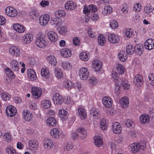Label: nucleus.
<instances>
[{"label":"nucleus","instance_id":"052dcab7","mask_svg":"<svg viewBox=\"0 0 154 154\" xmlns=\"http://www.w3.org/2000/svg\"><path fill=\"white\" fill-rule=\"evenodd\" d=\"M117 70L119 74H122L124 72V68L122 65H119L117 67Z\"/></svg>","mask_w":154,"mask_h":154},{"label":"nucleus","instance_id":"6ab92c4d","mask_svg":"<svg viewBox=\"0 0 154 154\" xmlns=\"http://www.w3.org/2000/svg\"><path fill=\"white\" fill-rule=\"evenodd\" d=\"M78 115L82 119H85L87 116V113L85 110L82 107H79L78 109Z\"/></svg>","mask_w":154,"mask_h":154},{"label":"nucleus","instance_id":"13d9d810","mask_svg":"<svg viewBox=\"0 0 154 154\" xmlns=\"http://www.w3.org/2000/svg\"><path fill=\"white\" fill-rule=\"evenodd\" d=\"M1 97L2 99L5 101L9 100L10 98V96L8 94L5 92L2 93Z\"/></svg>","mask_w":154,"mask_h":154},{"label":"nucleus","instance_id":"ea45409f","mask_svg":"<svg viewBox=\"0 0 154 154\" xmlns=\"http://www.w3.org/2000/svg\"><path fill=\"white\" fill-rule=\"evenodd\" d=\"M79 57L81 60L84 61H87L89 59V54L87 52H81Z\"/></svg>","mask_w":154,"mask_h":154},{"label":"nucleus","instance_id":"7ed1b4c3","mask_svg":"<svg viewBox=\"0 0 154 154\" xmlns=\"http://www.w3.org/2000/svg\"><path fill=\"white\" fill-rule=\"evenodd\" d=\"M5 14L10 17H14L17 15V10L12 7H8L5 8Z\"/></svg>","mask_w":154,"mask_h":154},{"label":"nucleus","instance_id":"bb28decb","mask_svg":"<svg viewBox=\"0 0 154 154\" xmlns=\"http://www.w3.org/2000/svg\"><path fill=\"white\" fill-rule=\"evenodd\" d=\"M127 53L125 51H121L118 54L119 59L122 62H124L126 60L127 58Z\"/></svg>","mask_w":154,"mask_h":154},{"label":"nucleus","instance_id":"1a4fd4ad","mask_svg":"<svg viewBox=\"0 0 154 154\" xmlns=\"http://www.w3.org/2000/svg\"><path fill=\"white\" fill-rule=\"evenodd\" d=\"M103 103L104 106L107 108L111 107L112 105V100L111 98L109 97H104L102 99Z\"/></svg>","mask_w":154,"mask_h":154},{"label":"nucleus","instance_id":"5701e85b","mask_svg":"<svg viewBox=\"0 0 154 154\" xmlns=\"http://www.w3.org/2000/svg\"><path fill=\"white\" fill-rule=\"evenodd\" d=\"M13 28L15 30L20 33L23 32L25 29V27L23 26L18 23L14 24Z\"/></svg>","mask_w":154,"mask_h":154},{"label":"nucleus","instance_id":"6e6d98bb","mask_svg":"<svg viewBox=\"0 0 154 154\" xmlns=\"http://www.w3.org/2000/svg\"><path fill=\"white\" fill-rule=\"evenodd\" d=\"M62 66L65 69H70L71 66L70 63L68 62H63L62 63Z\"/></svg>","mask_w":154,"mask_h":154},{"label":"nucleus","instance_id":"603ef678","mask_svg":"<svg viewBox=\"0 0 154 154\" xmlns=\"http://www.w3.org/2000/svg\"><path fill=\"white\" fill-rule=\"evenodd\" d=\"M68 31L67 27L66 26H64L60 27L59 33L61 35H64L67 33Z\"/></svg>","mask_w":154,"mask_h":154},{"label":"nucleus","instance_id":"4be33fe9","mask_svg":"<svg viewBox=\"0 0 154 154\" xmlns=\"http://www.w3.org/2000/svg\"><path fill=\"white\" fill-rule=\"evenodd\" d=\"M23 111V116L24 119L27 121L29 122L31 121L32 118V114L30 113L28 110H25Z\"/></svg>","mask_w":154,"mask_h":154},{"label":"nucleus","instance_id":"0eeeda50","mask_svg":"<svg viewBox=\"0 0 154 154\" xmlns=\"http://www.w3.org/2000/svg\"><path fill=\"white\" fill-rule=\"evenodd\" d=\"M35 44L36 45L40 48H43L47 45L45 38L42 36L36 38Z\"/></svg>","mask_w":154,"mask_h":154},{"label":"nucleus","instance_id":"20e7f679","mask_svg":"<svg viewBox=\"0 0 154 154\" xmlns=\"http://www.w3.org/2000/svg\"><path fill=\"white\" fill-rule=\"evenodd\" d=\"M32 94L33 97L35 99H38L41 95L42 91L41 89L37 87H34L32 89Z\"/></svg>","mask_w":154,"mask_h":154},{"label":"nucleus","instance_id":"bf43d9fd","mask_svg":"<svg viewBox=\"0 0 154 154\" xmlns=\"http://www.w3.org/2000/svg\"><path fill=\"white\" fill-rule=\"evenodd\" d=\"M88 33L89 36L92 38H94L96 37L97 35L96 32L94 31L90 28H89L88 29Z\"/></svg>","mask_w":154,"mask_h":154},{"label":"nucleus","instance_id":"f257e3e1","mask_svg":"<svg viewBox=\"0 0 154 154\" xmlns=\"http://www.w3.org/2000/svg\"><path fill=\"white\" fill-rule=\"evenodd\" d=\"M79 74L81 79L86 80L89 75V72L87 68L84 67L81 68L79 72Z\"/></svg>","mask_w":154,"mask_h":154},{"label":"nucleus","instance_id":"aec40b11","mask_svg":"<svg viewBox=\"0 0 154 154\" xmlns=\"http://www.w3.org/2000/svg\"><path fill=\"white\" fill-rule=\"evenodd\" d=\"M9 52L12 55L16 57L19 56L20 54L19 48L15 46L11 47L9 49Z\"/></svg>","mask_w":154,"mask_h":154},{"label":"nucleus","instance_id":"a19ab883","mask_svg":"<svg viewBox=\"0 0 154 154\" xmlns=\"http://www.w3.org/2000/svg\"><path fill=\"white\" fill-rule=\"evenodd\" d=\"M55 74L56 77L58 79L63 77V73L61 69L58 68L55 69Z\"/></svg>","mask_w":154,"mask_h":154},{"label":"nucleus","instance_id":"2f4dec72","mask_svg":"<svg viewBox=\"0 0 154 154\" xmlns=\"http://www.w3.org/2000/svg\"><path fill=\"white\" fill-rule=\"evenodd\" d=\"M149 120V116L147 115L143 114L140 117V121L141 123L145 124L148 122Z\"/></svg>","mask_w":154,"mask_h":154},{"label":"nucleus","instance_id":"37998d69","mask_svg":"<svg viewBox=\"0 0 154 154\" xmlns=\"http://www.w3.org/2000/svg\"><path fill=\"white\" fill-rule=\"evenodd\" d=\"M55 16L58 18L60 17H63L65 15V12L62 10H58L56 11L55 13Z\"/></svg>","mask_w":154,"mask_h":154},{"label":"nucleus","instance_id":"473e14b6","mask_svg":"<svg viewBox=\"0 0 154 154\" xmlns=\"http://www.w3.org/2000/svg\"><path fill=\"white\" fill-rule=\"evenodd\" d=\"M106 42L105 38L102 34H100L97 38L98 44L100 46L103 45Z\"/></svg>","mask_w":154,"mask_h":154},{"label":"nucleus","instance_id":"423d86ee","mask_svg":"<svg viewBox=\"0 0 154 154\" xmlns=\"http://www.w3.org/2000/svg\"><path fill=\"white\" fill-rule=\"evenodd\" d=\"M97 8L95 5H89L88 8L85 6H84L83 12L87 15H88L90 12H92L94 13L97 11Z\"/></svg>","mask_w":154,"mask_h":154},{"label":"nucleus","instance_id":"0e129e2a","mask_svg":"<svg viewBox=\"0 0 154 154\" xmlns=\"http://www.w3.org/2000/svg\"><path fill=\"white\" fill-rule=\"evenodd\" d=\"M73 147V146L71 144L67 143L65 144L63 147L64 150L65 151H69L71 150Z\"/></svg>","mask_w":154,"mask_h":154},{"label":"nucleus","instance_id":"f3484780","mask_svg":"<svg viewBox=\"0 0 154 154\" xmlns=\"http://www.w3.org/2000/svg\"><path fill=\"white\" fill-rule=\"evenodd\" d=\"M65 8L68 10H73L76 8V4L72 1H68L65 5Z\"/></svg>","mask_w":154,"mask_h":154},{"label":"nucleus","instance_id":"58836bf2","mask_svg":"<svg viewBox=\"0 0 154 154\" xmlns=\"http://www.w3.org/2000/svg\"><path fill=\"white\" fill-rule=\"evenodd\" d=\"M112 11V8L109 5L104 7V10L102 11L103 14L104 15L110 14Z\"/></svg>","mask_w":154,"mask_h":154},{"label":"nucleus","instance_id":"680f3d73","mask_svg":"<svg viewBox=\"0 0 154 154\" xmlns=\"http://www.w3.org/2000/svg\"><path fill=\"white\" fill-rule=\"evenodd\" d=\"M122 84V86L124 89H128L129 88L130 85L126 80L123 81Z\"/></svg>","mask_w":154,"mask_h":154},{"label":"nucleus","instance_id":"5fc2aeb1","mask_svg":"<svg viewBox=\"0 0 154 154\" xmlns=\"http://www.w3.org/2000/svg\"><path fill=\"white\" fill-rule=\"evenodd\" d=\"M110 27L113 29H115L119 26L116 20H112L111 21L110 23Z\"/></svg>","mask_w":154,"mask_h":154},{"label":"nucleus","instance_id":"7c9ffc66","mask_svg":"<svg viewBox=\"0 0 154 154\" xmlns=\"http://www.w3.org/2000/svg\"><path fill=\"white\" fill-rule=\"evenodd\" d=\"M143 49V47L142 45H138L134 47V51L137 54L140 55L142 54Z\"/></svg>","mask_w":154,"mask_h":154},{"label":"nucleus","instance_id":"9b49d317","mask_svg":"<svg viewBox=\"0 0 154 154\" xmlns=\"http://www.w3.org/2000/svg\"><path fill=\"white\" fill-rule=\"evenodd\" d=\"M50 17L48 15L41 16L39 18L40 23L42 26H45L48 23Z\"/></svg>","mask_w":154,"mask_h":154},{"label":"nucleus","instance_id":"69168bd1","mask_svg":"<svg viewBox=\"0 0 154 154\" xmlns=\"http://www.w3.org/2000/svg\"><path fill=\"white\" fill-rule=\"evenodd\" d=\"M89 82L93 85H94L97 83V80L95 77H91L89 78Z\"/></svg>","mask_w":154,"mask_h":154},{"label":"nucleus","instance_id":"a878e982","mask_svg":"<svg viewBox=\"0 0 154 154\" xmlns=\"http://www.w3.org/2000/svg\"><path fill=\"white\" fill-rule=\"evenodd\" d=\"M27 75L29 79L32 81L36 79L37 76L35 73L32 69H30L28 70Z\"/></svg>","mask_w":154,"mask_h":154},{"label":"nucleus","instance_id":"3c124183","mask_svg":"<svg viewBox=\"0 0 154 154\" xmlns=\"http://www.w3.org/2000/svg\"><path fill=\"white\" fill-rule=\"evenodd\" d=\"M78 132L79 134H80V137L82 139L84 138L87 134L86 131L83 128H80L78 129Z\"/></svg>","mask_w":154,"mask_h":154},{"label":"nucleus","instance_id":"e433bc0d","mask_svg":"<svg viewBox=\"0 0 154 154\" xmlns=\"http://www.w3.org/2000/svg\"><path fill=\"white\" fill-rule=\"evenodd\" d=\"M144 11L146 16H150L151 14L153 13L152 7L149 5H146L144 8Z\"/></svg>","mask_w":154,"mask_h":154},{"label":"nucleus","instance_id":"4468645a","mask_svg":"<svg viewBox=\"0 0 154 154\" xmlns=\"http://www.w3.org/2000/svg\"><path fill=\"white\" fill-rule=\"evenodd\" d=\"M49 40L53 42H56L58 39V36L57 33L53 31H49L48 33Z\"/></svg>","mask_w":154,"mask_h":154},{"label":"nucleus","instance_id":"774afa93","mask_svg":"<svg viewBox=\"0 0 154 154\" xmlns=\"http://www.w3.org/2000/svg\"><path fill=\"white\" fill-rule=\"evenodd\" d=\"M141 5L140 4L137 3L134 5V10L135 12H139L141 9Z\"/></svg>","mask_w":154,"mask_h":154},{"label":"nucleus","instance_id":"8fccbe9b","mask_svg":"<svg viewBox=\"0 0 154 154\" xmlns=\"http://www.w3.org/2000/svg\"><path fill=\"white\" fill-rule=\"evenodd\" d=\"M5 70L6 71V74L9 77H10L11 79H13L15 78L14 74L11 69L8 68H6Z\"/></svg>","mask_w":154,"mask_h":154},{"label":"nucleus","instance_id":"c85d7f7f","mask_svg":"<svg viewBox=\"0 0 154 154\" xmlns=\"http://www.w3.org/2000/svg\"><path fill=\"white\" fill-rule=\"evenodd\" d=\"M90 113L91 116L95 119L98 118L100 116L99 110L97 109H96L95 108H93L90 110Z\"/></svg>","mask_w":154,"mask_h":154},{"label":"nucleus","instance_id":"f8f14e48","mask_svg":"<svg viewBox=\"0 0 154 154\" xmlns=\"http://www.w3.org/2000/svg\"><path fill=\"white\" fill-rule=\"evenodd\" d=\"M145 48L148 50H152L154 48V40L149 39L144 43Z\"/></svg>","mask_w":154,"mask_h":154},{"label":"nucleus","instance_id":"c03bdc74","mask_svg":"<svg viewBox=\"0 0 154 154\" xmlns=\"http://www.w3.org/2000/svg\"><path fill=\"white\" fill-rule=\"evenodd\" d=\"M51 105V103L49 100H45L42 102V106L45 109L49 108Z\"/></svg>","mask_w":154,"mask_h":154},{"label":"nucleus","instance_id":"9d476101","mask_svg":"<svg viewBox=\"0 0 154 154\" xmlns=\"http://www.w3.org/2000/svg\"><path fill=\"white\" fill-rule=\"evenodd\" d=\"M134 84L137 87L141 86L143 83V80L142 76L140 74L136 75L134 79Z\"/></svg>","mask_w":154,"mask_h":154},{"label":"nucleus","instance_id":"412c9836","mask_svg":"<svg viewBox=\"0 0 154 154\" xmlns=\"http://www.w3.org/2000/svg\"><path fill=\"white\" fill-rule=\"evenodd\" d=\"M108 40L111 43H116L119 40V36L116 34H111L108 36Z\"/></svg>","mask_w":154,"mask_h":154},{"label":"nucleus","instance_id":"dca6fc26","mask_svg":"<svg viewBox=\"0 0 154 154\" xmlns=\"http://www.w3.org/2000/svg\"><path fill=\"white\" fill-rule=\"evenodd\" d=\"M10 67L14 71H18L20 68V65L18 62L15 60H12L10 63Z\"/></svg>","mask_w":154,"mask_h":154},{"label":"nucleus","instance_id":"09e8293b","mask_svg":"<svg viewBox=\"0 0 154 154\" xmlns=\"http://www.w3.org/2000/svg\"><path fill=\"white\" fill-rule=\"evenodd\" d=\"M39 14L37 10L34 9L32 10L29 13V15L32 19H35L36 18H37Z\"/></svg>","mask_w":154,"mask_h":154},{"label":"nucleus","instance_id":"79ce46f5","mask_svg":"<svg viewBox=\"0 0 154 154\" xmlns=\"http://www.w3.org/2000/svg\"><path fill=\"white\" fill-rule=\"evenodd\" d=\"M47 60L51 65H55L57 63V61L55 57L53 55H50L48 57Z\"/></svg>","mask_w":154,"mask_h":154},{"label":"nucleus","instance_id":"b1692460","mask_svg":"<svg viewBox=\"0 0 154 154\" xmlns=\"http://www.w3.org/2000/svg\"><path fill=\"white\" fill-rule=\"evenodd\" d=\"M59 116L62 121L65 120L68 117L67 112L65 110L61 109L59 111Z\"/></svg>","mask_w":154,"mask_h":154},{"label":"nucleus","instance_id":"393cba45","mask_svg":"<svg viewBox=\"0 0 154 154\" xmlns=\"http://www.w3.org/2000/svg\"><path fill=\"white\" fill-rule=\"evenodd\" d=\"M29 146L32 150L37 149L38 147V143L36 140L31 139L29 142Z\"/></svg>","mask_w":154,"mask_h":154},{"label":"nucleus","instance_id":"864d4df0","mask_svg":"<svg viewBox=\"0 0 154 154\" xmlns=\"http://www.w3.org/2000/svg\"><path fill=\"white\" fill-rule=\"evenodd\" d=\"M125 125L128 127L133 128L134 126V123L130 119H128L125 122Z\"/></svg>","mask_w":154,"mask_h":154},{"label":"nucleus","instance_id":"ddd939ff","mask_svg":"<svg viewBox=\"0 0 154 154\" xmlns=\"http://www.w3.org/2000/svg\"><path fill=\"white\" fill-rule=\"evenodd\" d=\"M113 132L116 134H119L121 133L122 127L121 125L118 122H114L112 126Z\"/></svg>","mask_w":154,"mask_h":154},{"label":"nucleus","instance_id":"a211bd4d","mask_svg":"<svg viewBox=\"0 0 154 154\" xmlns=\"http://www.w3.org/2000/svg\"><path fill=\"white\" fill-rule=\"evenodd\" d=\"M92 67L96 70V71H99L101 69L102 63L101 61L99 60H95L92 63Z\"/></svg>","mask_w":154,"mask_h":154},{"label":"nucleus","instance_id":"f03ea898","mask_svg":"<svg viewBox=\"0 0 154 154\" xmlns=\"http://www.w3.org/2000/svg\"><path fill=\"white\" fill-rule=\"evenodd\" d=\"M52 99L55 104L61 105L64 101L63 97L59 93H56L54 94Z\"/></svg>","mask_w":154,"mask_h":154},{"label":"nucleus","instance_id":"49530a36","mask_svg":"<svg viewBox=\"0 0 154 154\" xmlns=\"http://www.w3.org/2000/svg\"><path fill=\"white\" fill-rule=\"evenodd\" d=\"M100 127L103 130H106L108 128V124L106 119H102L100 121Z\"/></svg>","mask_w":154,"mask_h":154},{"label":"nucleus","instance_id":"c756f323","mask_svg":"<svg viewBox=\"0 0 154 154\" xmlns=\"http://www.w3.org/2000/svg\"><path fill=\"white\" fill-rule=\"evenodd\" d=\"M61 52V55L64 57H70L72 55L71 51L68 48L62 50Z\"/></svg>","mask_w":154,"mask_h":154},{"label":"nucleus","instance_id":"39448f33","mask_svg":"<svg viewBox=\"0 0 154 154\" xmlns=\"http://www.w3.org/2000/svg\"><path fill=\"white\" fill-rule=\"evenodd\" d=\"M6 112L8 116L12 117L16 114L17 109L14 106L11 105H10L7 107Z\"/></svg>","mask_w":154,"mask_h":154},{"label":"nucleus","instance_id":"de8ad7c7","mask_svg":"<svg viewBox=\"0 0 154 154\" xmlns=\"http://www.w3.org/2000/svg\"><path fill=\"white\" fill-rule=\"evenodd\" d=\"M134 51V47L133 48L132 45H128L126 48V53L130 55L132 54Z\"/></svg>","mask_w":154,"mask_h":154},{"label":"nucleus","instance_id":"4d7b16f0","mask_svg":"<svg viewBox=\"0 0 154 154\" xmlns=\"http://www.w3.org/2000/svg\"><path fill=\"white\" fill-rule=\"evenodd\" d=\"M72 83L69 80H66L64 82L63 85L66 88H70L72 87Z\"/></svg>","mask_w":154,"mask_h":154},{"label":"nucleus","instance_id":"2eb2a0df","mask_svg":"<svg viewBox=\"0 0 154 154\" xmlns=\"http://www.w3.org/2000/svg\"><path fill=\"white\" fill-rule=\"evenodd\" d=\"M120 104L122 108H125L128 107L129 104L128 98L127 97H122L120 100Z\"/></svg>","mask_w":154,"mask_h":154},{"label":"nucleus","instance_id":"4c0bfd02","mask_svg":"<svg viewBox=\"0 0 154 154\" xmlns=\"http://www.w3.org/2000/svg\"><path fill=\"white\" fill-rule=\"evenodd\" d=\"M50 135L53 137L57 138L59 137L60 132L56 128L52 129L50 131Z\"/></svg>","mask_w":154,"mask_h":154},{"label":"nucleus","instance_id":"a18cd8bd","mask_svg":"<svg viewBox=\"0 0 154 154\" xmlns=\"http://www.w3.org/2000/svg\"><path fill=\"white\" fill-rule=\"evenodd\" d=\"M41 74L42 76L45 78H48L49 75L48 69L46 68H43L42 69Z\"/></svg>","mask_w":154,"mask_h":154},{"label":"nucleus","instance_id":"338daca9","mask_svg":"<svg viewBox=\"0 0 154 154\" xmlns=\"http://www.w3.org/2000/svg\"><path fill=\"white\" fill-rule=\"evenodd\" d=\"M148 79L150 85L152 86H154V77L152 75L149 74L148 76Z\"/></svg>","mask_w":154,"mask_h":154},{"label":"nucleus","instance_id":"f704fd0d","mask_svg":"<svg viewBox=\"0 0 154 154\" xmlns=\"http://www.w3.org/2000/svg\"><path fill=\"white\" fill-rule=\"evenodd\" d=\"M44 144L45 145H47V149H51L54 146L53 142L50 139H45L44 140Z\"/></svg>","mask_w":154,"mask_h":154},{"label":"nucleus","instance_id":"72a5a7b5","mask_svg":"<svg viewBox=\"0 0 154 154\" xmlns=\"http://www.w3.org/2000/svg\"><path fill=\"white\" fill-rule=\"evenodd\" d=\"M47 124L49 126H54L57 124L56 119L53 117H50L47 120Z\"/></svg>","mask_w":154,"mask_h":154},{"label":"nucleus","instance_id":"c9c22d12","mask_svg":"<svg viewBox=\"0 0 154 154\" xmlns=\"http://www.w3.org/2000/svg\"><path fill=\"white\" fill-rule=\"evenodd\" d=\"M139 146H140V143H133L131 146V151L134 153L137 152L140 149Z\"/></svg>","mask_w":154,"mask_h":154},{"label":"nucleus","instance_id":"e2e57ef3","mask_svg":"<svg viewBox=\"0 0 154 154\" xmlns=\"http://www.w3.org/2000/svg\"><path fill=\"white\" fill-rule=\"evenodd\" d=\"M79 136V134L78 131L77 132L72 131L71 134V137L73 140L77 139Z\"/></svg>","mask_w":154,"mask_h":154},{"label":"nucleus","instance_id":"6e6552de","mask_svg":"<svg viewBox=\"0 0 154 154\" xmlns=\"http://www.w3.org/2000/svg\"><path fill=\"white\" fill-rule=\"evenodd\" d=\"M33 39V36L32 34L27 33L23 36L22 39V41L24 44H28L32 41Z\"/></svg>","mask_w":154,"mask_h":154},{"label":"nucleus","instance_id":"cd10ccee","mask_svg":"<svg viewBox=\"0 0 154 154\" xmlns=\"http://www.w3.org/2000/svg\"><path fill=\"white\" fill-rule=\"evenodd\" d=\"M95 145L98 147H100L103 145V141L100 136H95L94 137Z\"/></svg>","mask_w":154,"mask_h":154}]
</instances>
